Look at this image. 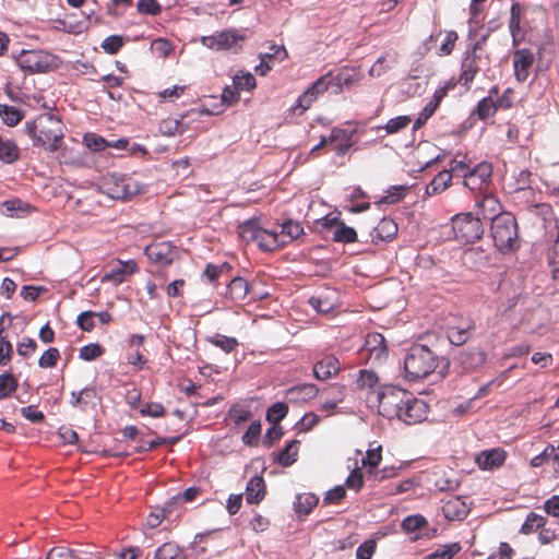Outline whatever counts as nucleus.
Here are the masks:
<instances>
[{
  "instance_id": "44",
  "label": "nucleus",
  "mask_w": 559,
  "mask_h": 559,
  "mask_svg": "<svg viewBox=\"0 0 559 559\" xmlns=\"http://www.w3.org/2000/svg\"><path fill=\"white\" fill-rule=\"evenodd\" d=\"M159 131L163 135L174 136L176 134H182L185 132L182 120L178 119H165L159 123Z\"/></svg>"
},
{
  "instance_id": "29",
  "label": "nucleus",
  "mask_w": 559,
  "mask_h": 559,
  "mask_svg": "<svg viewBox=\"0 0 559 559\" xmlns=\"http://www.w3.org/2000/svg\"><path fill=\"white\" fill-rule=\"evenodd\" d=\"M300 441L292 440L286 447L277 454V463L281 466L288 467L293 465L298 457Z\"/></svg>"
},
{
  "instance_id": "39",
  "label": "nucleus",
  "mask_w": 559,
  "mask_h": 559,
  "mask_svg": "<svg viewBox=\"0 0 559 559\" xmlns=\"http://www.w3.org/2000/svg\"><path fill=\"white\" fill-rule=\"evenodd\" d=\"M332 239L335 242L352 243L357 240V233L353 227L347 226L343 221H341L337 228L333 231Z\"/></svg>"
},
{
  "instance_id": "62",
  "label": "nucleus",
  "mask_w": 559,
  "mask_h": 559,
  "mask_svg": "<svg viewBox=\"0 0 559 559\" xmlns=\"http://www.w3.org/2000/svg\"><path fill=\"white\" fill-rule=\"evenodd\" d=\"M532 173L527 169H522L515 177V191H528L531 188Z\"/></svg>"
},
{
  "instance_id": "45",
  "label": "nucleus",
  "mask_w": 559,
  "mask_h": 559,
  "mask_svg": "<svg viewBox=\"0 0 559 559\" xmlns=\"http://www.w3.org/2000/svg\"><path fill=\"white\" fill-rule=\"evenodd\" d=\"M545 523L546 519L544 516L536 514L534 512H530L526 516V520L522 524L520 532L523 534H531L536 530L543 527Z\"/></svg>"
},
{
  "instance_id": "40",
  "label": "nucleus",
  "mask_w": 559,
  "mask_h": 559,
  "mask_svg": "<svg viewBox=\"0 0 559 559\" xmlns=\"http://www.w3.org/2000/svg\"><path fill=\"white\" fill-rule=\"evenodd\" d=\"M382 460V447L377 445L372 447L367 450L366 456L362 457L361 463L364 468L366 469V475L370 472V469H374L379 466L380 462Z\"/></svg>"
},
{
  "instance_id": "24",
  "label": "nucleus",
  "mask_w": 559,
  "mask_h": 559,
  "mask_svg": "<svg viewBox=\"0 0 559 559\" xmlns=\"http://www.w3.org/2000/svg\"><path fill=\"white\" fill-rule=\"evenodd\" d=\"M227 297L234 302H241L248 295V283L242 277H235L227 284Z\"/></svg>"
},
{
  "instance_id": "28",
  "label": "nucleus",
  "mask_w": 559,
  "mask_h": 559,
  "mask_svg": "<svg viewBox=\"0 0 559 559\" xmlns=\"http://www.w3.org/2000/svg\"><path fill=\"white\" fill-rule=\"evenodd\" d=\"M365 348L377 359L381 358L386 352L385 340L380 333L368 334L365 341Z\"/></svg>"
},
{
  "instance_id": "8",
  "label": "nucleus",
  "mask_w": 559,
  "mask_h": 559,
  "mask_svg": "<svg viewBox=\"0 0 559 559\" xmlns=\"http://www.w3.org/2000/svg\"><path fill=\"white\" fill-rule=\"evenodd\" d=\"M103 186L112 199H129L138 194L141 189L140 185L131 177L122 174H110L104 178Z\"/></svg>"
},
{
  "instance_id": "20",
  "label": "nucleus",
  "mask_w": 559,
  "mask_h": 559,
  "mask_svg": "<svg viewBox=\"0 0 559 559\" xmlns=\"http://www.w3.org/2000/svg\"><path fill=\"white\" fill-rule=\"evenodd\" d=\"M506 452L501 449L486 450L476 456V463L481 469H492L503 464Z\"/></svg>"
},
{
  "instance_id": "1",
  "label": "nucleus",
  "mask_w": 559,
  "mask_h": 559,
  "mask_svg": "<svg viewBox=\"0 0 559 559\" xmlns=\"http://www.w3.org/2000/svg\"><path fill=\"white\" fill-rule=\"evenodd\" d=\"M25 133L32 139L33 145L48 152H56L63 142V123L52 114H44L35 120L25 122Z\"/></svg>"
},
{
  "instance_id": "43",
  "label": "nucleus",
  "mask_w": 559,
  "mask_h": 559,
  "mask_svg": "<svg viewBox=\"0 0 559 559\" xmlns=\"http://www.w3.org/2000/svg\"><path fill=\"white\" fill-rule=\"evenodd\" d=\"M17 389V380L10 372L0 374V400L9 397Z\"/></svg>"
},
{
  "instance_id": "15",
  "label": "nucleus",
  "mask_w": 559,
  "mask_h": 559,
  "mask_svg": "<svg viewBox=\"0 0 559 559\" xmlns=\"http://www.w3.org/2000/svg\"><path fill=\"white\" fill-rule=\"evenodd\" d=\"M479 59L480 57L475 53V51L466 50L461 63V74L459 79L461 85L467 88L469 87V84L479 71Z\"/></svg>"
},
{
  "instance_id": "12",
  "label": "nucleus",
  "mask_w": 559,
  "mask_h": 559,
  "mask_svg": "<svg viewBox=\"0 0 559 559\" xmlns=\"http://www.w3.org/2000/svg\"><path fill=\"white\" fill-rule=\"evenodd\" d=\"M320 78L324 79L328 91L332 90L334 94H338L357 82L359 73L355 69L343 68L336 74L329 72Z\"/></svg>"
},
{
  "instance_id": "55",
  "label": "nucleus",
  "mask_w": 559,
  "mask_h": 559,
  "mask_svg": "<svg viewBox=\"0 0 559 559\" xmlns=\"http://www.w3.org/2000/svg\"><path fill=\"white\" fill-rule=\"evenodd\" d=\"M136 9L142 14L158 15L162 12V7L157 0H139Z\"/></svg>"
},
{
  "instance_id": "63",
  "label": "nucleus",
  "mask_w": 559,
  "mask_h": 559,
  "mask_svg": "<svg viewBox=\"0 0 559 559\" xmlns=\"http://www.w3.org/2000/svg\"><path fill=\"white\" fill-rule=\"evenodd\" d=\"M554 455H555V447L552 444H548L540 454L535 455L531 460V465L533 467H539L548 460L554 461Z\"/></svg>"
},
{
  "instance_id": "26",
  "label": "nucleus",
  "mask_w": 559,
  "mask_h": 559,
  "mask_svg": "<svg viewBox=\"0 0 559 559\" xmlns=\"http://www.w3.org/2000/svg\"><path fill=\"white\" fill-rule=\"evenodd\" d=\"M318 502L319 498L314 493L308 492L297 495L294 502L295 512L298 515H308Z\"/></svg>"
},
{
  "instance_id": "4",
  "label": "nucleus",
  "mask_w": 559,
  "mask_h": 559,
  "mask_svg": "<svg viewBox=\"0 0 559 559\" xmlns=\"http://www.w3.org/2000/svg\"><path fill=\"white\" fill-rule=\"evenodd\" d=\"M16 63L29 73H46L59 66V58L46 50H22L15 56Z\"/></svg>"
},
{
  "instance_id": "16",
  "label": "nucleus",
  "mask_w": 559,
  "mask_h": 559,
  "mask_svg": "<svg viewBox=\"0 0 559 559\" xmlns=\"http://www.w3.org/2000/svg\"><path fill=\"white\" fill-rule=\"evenodd\" d=\"M340 361L334 355H325L313 366V376L318 380H328L340 371Z\"/></svg>"
},
{
  "instance_id": "64",
  "label": "nucleus",
  "mask_w": 559,
  "mask_h": 559,
  "mask_svg": "<svg viewBox=\"0 0 559 559\" xmlns=\"http://www.w3.org/2000/svg\"><path fill=\"white\" fill-rule=\"evenodd\" d=\"M364 485V474L359 471V468H355L350 472L346 479V486L349 489H354L356 491L360 490Z\"/></svg>"
},
{
  "instance_id": "42",
  "label": "nucleus",
  "mask_w": 559,
  "mask_h": 559,
  "mask_svg": "<svg viewBox=\"0 0 559 559\" xmlns=\"http://www.w3.org/2000/svg\"><path fill=\"white\" fill-rule=\"evenodd\" d=\"M411 122H412L411 117L403 115V116H397L395 118L390 119L383 127L379 126V127H377V129L378 130L384 129L386 134H394V133H397L401 130L405 129Z\"/></svg>"
},
{
  "instance_id": "31",
  "label": "nucleus",
  "mask_w": 559,
  "mask_h": 559,
  "mask_svg": "<svg viewBox=\"0 0 559 559\" xmlns=\"http://www.w3.org/2000/svg\"><path fill=\"white\" fill-rule=\"evenodd\" d=\"M401 466H384L379 469L376 467L374 469H370V472L366 475L367 481H370L372 486L381 483L384 479L393 478L399 475L401 471Z\"/></svg>"
},
{
  "instance_id": "52",
  "label": "nucleus",
  "mask_w": 559,
  "mask_h": 559,
  "mask_svg": "<svg viewBox=\"0 0 559 559\" xmlns=\"http://www.w3.org/2000/svg\"><path fill=\"white\" fill-rule=\"evenodd\" d=\"M122 46L123 37L120 35L108 36L102 43V48L109 55H116Z\"/></svg>"
},
{
  "instance_id": "47",
  "label": "nucleus",
  "mask_w": 559,
  "mask_h": 559,
  "mask_svg": "<svg viewBox=\"0 0 559 559\" xmlns=\"http://www.w3.org/2000/svg\"><path fill=\"white\" fill-rule=\"evenodd\" d=\"M105 349L97 343H91L80 348L79 358L84 361H92L100 357Z\"/></svg>"
},
{
  "instance_id": "10",
  "label": "nucleus",
  "mask_w": 559,
  "mask_h": 559,
  "mask_svg": "<svg viewBox=\"0 0 559 559\" xmlns=\"http://www.w3.org/2000/svg\"><path fill=\"white\" fill-rule=\"evenodd\" d=\"M245 38V35L239 31L230 28L211 36H203L201 41L210 49L228 50L236 48L238 43L243 41Z\"/></svg>"
},
{
  "instance_id": "17",
  "label": "nucleus",
  "mask_w": 559,
  "mask_h": 559,
  "mask_svg": "<svg viewBox=\"0 0 559 559\" xmlns=\"http://www.w3.org/2000/svg\"><path fill=\"white\" fill-rule=\"evenodd\" d=\"M469 512L466 502L459 496L452 497L443 502L442 513L451 521H462Z\"/></svg>"
},
{
  "instance_id": "22",
  "label": "nucleus",
  "mask_w": 559,
  "mask_h": 559,
  "mask_svg": "<svg viewBox=\"0 0 559 559\" xmlns=\"http://www.w3.org/2000/svg\"><path fill=\"white\" fill-rule=\"evenodd\" d=\"M265 496V483L260 476L252 477L246 487V500L249 504L259 503Z\"/></svg>"
},
{
  "instance_id": "48",
  "label": "nucleus",
  "mask_w": 559,
  "mask_h": 559,
  "mask_svg": "<svg viewBox=\"0 0 559 559\" xmlns=\"http://www.w3.org/2000/svg\"><path fill=\"white\" fill-rule=\"evenodd\" d=\"M237 90L251 91L255 87V78L250 72H239L233 79Z\"/></svg>"
},
{
  "instance_id": "30",
  "label": "nucleus",
  "mask_w": 559,
  "mask_h": 559,
  "mask_svg": "<svg viewBox=\"0 0 559 559\" xmlns=\"http://www.w3.org/2000/svg\"><path fill=\"white\" fill-rule=\"evenodd\" d=\"M278 236L284 241V246L297 239L304 234V227L300 223L288 219L281 225V230L277 231Z\"/></svg>"
},
{
  "instance_id": "53",
  "label": "nucleus",
  "mask_w": 559,
  "mask_h": 559,
  "mask_svg": "<svg viewBox=\"0 0 559 559\" xmlns=\"http://www.w3.org/2000/svg\"><path fill=\"white\" fill-rule=\"evenodd\" d=\"M126 278V274L123 272V266L118 262L116 265H112L103 276V282H111L115 285L121 284Z\"/></svg>"
},
{
  "instance_id": "58",
  "label": "nucleus",
  "mask_w": 559,
  "mask_h": 559,
  "mask_svg": "<svg viewBox=\"0 0 559 559\" xmlns=\"http://www.w3.org/2000/svg\"><path fill=\"white\" fill-rule=\"evenodd\" d=\"M95 316L96 312L93 311L81 312L78 316L76 323L83 331L91 332L95 328Z\"/></svg>"
},
{
  "instance_id": "59",
  "label": "nucleus",
  "mask_w": 559,
  "mask_h": 559,
  "mask_svg": "<svg viewBox=\"0 0 559 559\" xmlns=\"http://www.w3.org/2000/svg\"><path fill=\"white\" fill-rule=\"evenodd\" d=\"M477 205L479 209H481L483 216L487 215L485 213L487 209H489L491 214L495 215L500 210V204L498 200L489 194L484 195L480 201H477Z\"/></svg>"
},
{
  "instance_id": "34",
  "label": "nucleus",
  "mask_w": 559,
  "mask_h": 559,
  "mask_svg": "<svg viewBox=\"0 0 559 559\" xmlns=\"http://www.w3.org/2000/svg\"><path fill=\"white\" fill-rule=\"evenodd\" d=\"M25 112L14 106L0 104V117L8 127H14L21 122Z\"/></svg>"
},
{
  "instance_id": "37",
  "label": "nucleus",
  "mask_w": 559,
  "mask_h": 559,
  "mask_svg": "<svg viewBox=\"0 0 559 559\" xmlns=\"http://www.w3.org/2000/svg\"><path fill=\"white\" fill-rule=\"evenodd\" d=\"M155 559H187V557L177 544L165 543L157 548Z\"/></svg>"
},
{
  "instance_id": "33",
  "label": "nucleus",
  "mask_w": 559,
  "mask_h": 559,
  "mask_svg": "<svg viewBox=\"0 0 559 559\" xmlns=\"http://www.w3.org/2000/svg\"><path fill=\"white\" fill-rule=\"evenodd\" d=\"M261 227L257 219H248L238 226V234L246 242H257Z\"/></svg>"
},
{
  "instance_id": "11",
  "label": "nucleus",
  "mask_w": 559,
  "mask_h": 559,
  "mask_svg": "<svg viewBox=\"0 0 559 559\" xmlns=\"http://www.w3.org/2000/svg\"><path fill=\"white\" fill-rule=\"evenodd\" d=\"M491 174V165L487 162H481L468 173H464V186L472 191H483L488 187Z\"/></svg>"
},
{
  "instance_id": "54",
  "label": "nucleus",
  "mask_w": 559,
  "mask_h": 559,
  "mask_svg": "<svg viewBox=\"0 0 559 559\" xmlns=\"http://www.w3.org/2000/svg\"><path fill=\"white\" fill-rule=\"evenodd\" d=\"M261 433V423L253 421L242 435V442L246 445H255Z\"/></svg>"
},
{
  "instance_id": "56",
  "label": "nucleus",
  "mask_w": 559,
  "mask_h": 559,
  "mask_svg": "<svg viewBox=\"0 0 559 559\" xmlns=\"http://www.w3.org/2000/svg\"><path fill=\"white\" fill-rule=\"evenodd\" d=\"M457 38H459V36L455 31L447 32L445 38L438 49V55L439 56H449L453 51L454 45H455V41L457 40Z\"/></svg>"
},
{
  "instance_id": "35",
  "label": "nucleus",
  "mask_w": 559,
  "mask_h": 559,
  "mask_svg": "<svg viewBox=\"0 0 559 559\" xmlns=\"http://www.w3.org/2000/svg\"><path fill=\"white\" fill-rule=\"evenodd\" d=\"M498 110L495 99L491 98V96H487L477 103V106L473 110V115L477 116L480 120H486L492 117Z\"/></svg>"
},
{
  "instance_id": "5",
  "label": "nucleus",
  "mask_w": 559,
  "mask_h": 559,
  "mask_svg": "<svg viewBox=\"0 0 559 559\" xmlns=\"http://www.w3.org/2000/svg\"><path fill=\"white\" fill-rule=\"evenodd\" d=\"M452 229L457 240L473 243L484 234V225L479 216L472 213H460L452 218Z\"/></svg>"
},
{
  "instance_id": "18",
  "label": "nucleus",
  "mask_w": 559,
  "mask_h": 559,
  "mask_svg": "<svg viewBox=\"0 0 559 559\" xmlns=\"http://www.w3.org/2000/svg\"><path fill=\"white\" fill-rule=\"evenodd\" d=\"M319 390L313 383H302L289 388L285 399L290 403H304L317 396Z\"/></svg>"
},
{
  "instance_id": "9",
  "label": "nucleus",
  "mask_w": 559,
  "mask_h": 559,
  "mask_svg": "<svg viewBox=\"0 0 559 559\" xmlns=\"http://www.w3.org/2000/svg\"><path fill=\"white\" fill-rule=\"evenodd\" d=\"M397 419L406 425L420 424L427 419L429 405L421 399L415 397L411 392L405 399Z\"/></svg>"
},
{
  "instance_id": "51",
  "label": "nucleus",
  "mask_w": 559,
  "mask_h": 559,
  "mask_svg": "<svg viewBox=\"0 0 559 559\" xmlns=\"http://www.w3.org/2000/svg\"><path fill=\"white\" fill-rule=\"evenodd\" d=\"M59 358V349L56 347H50L46 349L44 354L39 357L38 365L40 368H52L57 365Z\"/></svg>"
},
{
  "instance_id": "23",
  "label": "nucleus",
  "mask_w": 559,
  "mask_h": 559,
  "mask_svg": "<svg viewBox=\"0 0 559 559\" xmlns=\"http://www.w3.org/2000/svg\"><path fill=\"white\" fill-rule=\"evenodd\" d=\"M257 243L264 251H273L284 246V241L276 230H266L261 228Z\"/></svg>"
},
{
  "instance_id": "61",
  "label": "nucleus",
  "mask_w": 559,
  "mask_h": 559,
  "mask_svg": "<svg viewBox=\"0 0 559 559\" xmlns=\"http://www.w3.org/2000/svg\"><path fill=\"white\" fill-rule=\"evenodd\" d=\"M269 49L270 51L261 53L260 57H265L271 63L273 60L282 61L287 57V51L284 46L272 44Z\"/></svg>"
},
{
  "instance_id": "38",
  "label": "nucleus",
  "mask_w": 559,
  "mask_h": 559,
  "mask_svg": "<svg viewBox=\"0 0 559 559\" xmlns=\"http://www.w3.org/2000/svg\"><path fill=\"white\" fill-rule=\"evenodd\" d=\"M231 266L229 263L224 262L222 264L209 263L203 271V276L211 284H217L219 278L226 275L230 271Z\"/></svg>"
},
{
  "instance_id": "21",
  "label": "nucleus",
  "mask_w": 559,
  "mask_h": 559,
  "mask_svg": "<svg viewBox=\"0 0 559 559\" xmlns=\"http://www.w3.org/2000/svg\"><path fill=\"white\" fill-rule=\"evenodd\" d=\"M397 224L388 217H383L374 227L372 233L373 240L390 241L397 234Z\"/></svg>"
},
{
  "instance_id": "25",
  "label": "nucleus",
  "mask_w": 559,
  "mask_h": 559,
  "mask_svg": "<svg viewBox=\"0 0 559 559\" xmlns=\"http://www.w3.org/2000/svg\"><path fill=\"white\" fill-rule=\"evenodd\" d=\"M428 526V521L425 516L421 514H413L406 516L402 523L401 527L405 533H419V536H430L428 533H425L424 530H426Z\"/></svg>"
},
{
  "instance_id": "41",
  "label": "nucleus",
  "mask_w": 559,
  "mask_h": 559,
  "mask_svg": "<svg viewBox=\"0 0 559 559\" xmlns=\"http://www.w3.org/2000/svg\"><path fill=\"white\" fill-rule=\"evenodd\" d=\"M472 324L467 323L465 328L452 326L448 329L447 335L451 344L455 346L463 345L469 337Z\"/></svg>"
},
{
  "instance_id": "32",
  "label": "nucleus",
  "mask_w": 559,
  "mask_h": 559,
  "mask_svg": "<svg viewBox=\"0 0 559 559\" xmlns=\"http://www.w3.org/2000/svg\"><path fill=\"white\" fill-rule=\"evenodd\" d=\"M20 150L14 141L0 136V160L12 164L19 159Z\"/></svg>"
},
{
  "instance_id": "14",
  "label": "nucleus",
  "mask_w": 559,
  "mask_h": 559,
  "mask_svg": "<svg viewBox=\"0 0 559 559\" xmlns=\"http://www.w3.org/2000/svg\"><path fill=\"white\" fill-rule=\"evenodd\" d=\"M325 91H328L325 81L324 79L319 78L297 98L293 110H299L298 115L304 114L308 108H310L312 103L317 99L318 95L324 93Z\"/></svg>"
},
{
  "instance_id": "57",
  "label": "nucleus",
  "mask_w": 559,
  "mask_h": 559,
  "mask_svg": "<svg viewBox=\"0 0 559 559\" xmlns=\"http://www.w3.org/2000/svg\"><path fill=\"white\" fill-rule=\"evenodd\" d=\"M309 305L317 311V312H320V313H328L330 312L333 307H334V304L331 302L328 298L325 297H322V296H313L309 299Z\"/></svg>"
},
{
  "instance_id": "27",
  "label": "nucleus",
  "mask_w": 559,
  "mask_h": 559,
  "mask_svg": "<svg viewBox=\"0 0 559 559\" xmlns=\"http://www.w3.org/2000/svg\"><path fill=\"white\" fill-rule=\"evenodd\" d=\"M452 181V174L449 170L440 171L426 188L427 195H435L444 191Z\"/></svg>"
},
{
  "instance_id": "7",
  "label": "nucleus",
  "mask_w": 559,
  "mask_h": 559,
  "mask_svg": "<svg viewBox=\"0 0 559 559\" xmlns=\"http://www.w3.org/2000/svg\"><path fill=\"white\" fill-rule=\"evenodd\" d=\"M408 393V391L395 386L384 388L378 393L379 414L389 419L396 418Z\"/></svg>"
},
{
  "instance_id": "6",
  "label": "nucleus",
  "mask_w": 559,
  "mask_h": 559,
  "mask_svg": "<svg viewBox=\"0 0 559 559\" xmlns=\"http://www.w3.org/2000/svg\"><path fill=\"white\" fill-rule=\"evenodd\" d=\"M151 264L157 269H166L181 259V249L170 241H155L144 249Z\"/></svg>"
},
{
  "instance_id": "60",
  "label": "nucleus",
  "mask_w": 559,
  "mask_h": 559,
  "mask_svg": "<svg viewBox=\"0 0 559 559\" xmlns=\"http://www.w3.org/2000/svg\"><path fill=\"white\" fill-rule=\"evenodd\" d=\"M405 190L406 188L403 186L391 187L388 190V194L380 200V203L394 204L401 201L404 197Z\"/></svg>"
},
{
  "instance_id": "49",
  "label": "nucleus",
  "mask_w": 559,
  "mask_h": 559,
  "mask_svg": "<svg viewBox=\"0 0 559 559\" xmlns=\"http://www.w3.org/2000/svg\"><path fill=\"white\" fill-rule=\"evenodd\" d=\"M379 381L377 373L372 370L362 369L357 378L359 389H372Z\"/></svg>"
},
{
  "instance_id": "13",
  "label": "nucleus",
  "mask_w": 559,
  "mask_h": 559,
  "mask_svg": "<svg viewBox=\"0 0 559 559\" xmlns=\"http://www.w3.org/2000/svg\"><path fill=\"white\" fill-rule=\"evenodd\" d=\"M533 63L534 55L530 49H516L513 52V71L518 82H525L527 80Z\"/></svg>"
},
{
  "instance_id": "19",
  "label": "nucleus",
  "mask_w": 559,
  "mask_h": 559,
  "mask_svg": "<svg viewBox=\"0 0 559 559\" xmlns=\"http://www.w3.org/2000/svg\"><path fill=\"white\" fill-rule=\"evenodd\" d=\"M457 359L464 370L473 371L485 364L486 353L480 348L465 349L459 354Z\"/></svg>"
},
{
  "instance_id": "2",
  "label": "nucleus",
  "mask_w": 559,
  "mask_h": 559,
  "mask_svg": "<svg viewBox=\"0 0 559 559\" xmlns=\"http://www.w3.org/2000/svg\"><path fill=\"white\" fill-rule=\"evenodd\" d=\"M484 219L491 221L490 234L495 247L500 252L509 253L520 247L516 219L511 213L484 215Z\"/></svg>"
},
{
  "instance_id": "50",
  "label": "nucleus",
  "mask_w": 559,
  "mask_h": 559,
  "mask_svg": "<svg viewBox=\"0 0 559 559\" xmlns=\"http://www.w3.org/2000/svg\"><path fill=\"white\" fill-rule=\"evenodd\" d=\"M84 143L90 150L95 152L103 151L110 146V142L95 133L85 134Z\"/></svg>"
},
{
  "instance_id": "36",
  "label": "nucleus",
  "mask_w": 559,
  "mask_h": 559,
  "mask_svg": "<svg viewBox=\"0 0 559 559\" xmlns=\"http://www.w3.org/2000/svg\"><path fill=\"white\" fill-rule=\"evenodd\" d=\"M206 340L209 343L221 348L226 354L234 352L239 345V342L236 337L227 336L219 333L209 336Z\"/></svg>"
},
{
  "instance_id": "46",
  "label": "nucleus",
  "mask_w": 559,
  "mask_h": 559,
  "mask_svg": "<svg viewBox=\"0 0 559 559\" xmlns=\"http://www.w3.org/2000/svg\"><path fill=\"white\" fill-rule=\"evenodd\" d=\"M288 413V406L283 402H276L267 408L266 420L277 425Z\"/></svg>"
},
{
  "instance_id": "3",
  "label": "nucleus",
  "mask_w": 559,
  "mask_h": 559,
  "mask_svg": "<svg viewBox=\"0 0 559 559\" xmlns=\"http://www.w3.org/2000/svg\"><path fill=\"white\" fill-rule=\"evenodd\" d=\"M438 356L425 345H413L404 357V371L408 380L428 377L438 366Z\"/></svg>"
}]
</instances>
